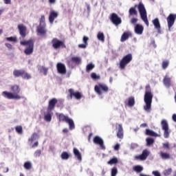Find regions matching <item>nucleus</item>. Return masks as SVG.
Segmentation results:
<instances>
[{"instance_id": "obj_16", "label": "nucleus", "mask_w": 176, "mask_h": 176, "mask_svg": "<svg viewBox=\"0 0 176 176\" xmlns=\"http://www.w3.org/2000/svg\"><path fill=\"white\" fill-rule=\"evenodd\" d=\"M58 17V12L54 10H51L48 17L50 24H53V23H54V20H56V19H57Z\"/></svg>"}, {"instance_id": "obj_43", "label": "nucleus", "mask_w": 176, "mask_h": 176, "mask_svg": "<svg viewBox=\"0 0 176 176\" xmlns=\"http://www.w3.org/2000/svg\"><path fill=\"white\" fill-rule=\"evenodd\" d=\"M118 158L117 157H113L111 160H110L108 162L107 164H118Z\"/></svg>"}, {"instance_id": "obj_2", "label": "nucleus", "mask_w": 176, "mask_h": 176, "mask_svg": "<svg viewBox=\"0 0 176 176\" xmlns=\"http://www.w3.org/2000/svg\"><path fill=\"white\" fill-rule=\"evenodd\" d=\"M152 98H153V95L151 91H146L144 94V102L146 105L144 107L147 112H151V108L152 107Z\"/></svg>"}, {"instance_id": "obj_21", "label": "nucleus", "mask_w": 176, "mask_h": 176, "mask_svg": "<svg viewBox=\"0 0 176 176\" xmlns=\"http://www.w3.org/2000/svg\"><path fill=\"white\" fill-rule=\"evenodd\" d=\"M59 122H65L67 123V120L69 119V117L64 115V113H56Z\"/></svg>"}, {"instance_id": "obj_4", "label": "nucleus", "mask_w": 176, "mask_h": 176, "mask_svg": "<svg viewBox=\"0 0 176 176\" xmlns=\"http://www.w3.org/2000/svg\"><path fill=\"white\" fill-rule=\"evenodd\" d=\"M51 45L55 50H57L58 49H65L67 46H65V43L57 38H54L51 41Z\"/></svg>"}, {"instance_id": "obj_51", "label": "nucleus", "mask_w": 176, "mask_h": 176, "mask_svg": "<svg viewBox=\"0 0 176 176\" xmlns=\"http://www.w3.org/2000/svg\"><path fill=\"white\" fill-rule=\"evenodd\" d=\"M41 154L42 151L41 150H36L34 153V157H39V156H41Z\"/></svg>"}, {"instance_id": "obj_30", "label": "nucleus", "mask_w": 176, "mask_h": 176, "mask_svg": "<svg viewBox=\"0 0 176 176\" xmlns=\"http://www.w3.org/2000/svg\"><path fill=\"white\" fill-rule=\"evenodd\" d=\"M160 157H162V159H164V160H167L170 159V153H164L163 151H160Z\"/></svg>"}, {"instance_id": "obj_33", "label": "nucleus", "mask_w": 176, "mask_h": 176, "mask_svg": "<svg viewBox=\"0 0 176 176\" xmlns=\"http://www.w3.org/2000/svg\"><path fill=\"white\" fill-rule=\"evenodd\" d=\"M146 146H152L153 144H155V139L152 138H147L146 139Z\"/></svg>"}, {"instance_id": "obj_3", "label": "nucleus", "mask_w": 176, "mask_h": 176, "mask_svg": "<svg viewBox=\"0 0 176 176\" xmlns=\"http://www.w3.org/2000/svg\"><path fill=\"white\" fill-rule=\"evenodd\" d=\"M23 46H25V49L24 50L25 54L30 56L32 53H34V40H25L23 41Z\"/></svg>"}, {"instance_id": "obj_56", "label": "nucleus", "mask_w": 176, "mask_h": 176, "mask_svg": "<svg viewBox=\"0 0 176 176\" xmlns=\"http://www.w3.org/2000/svg\"><path fill=\"white\" fill-rule=\"evenodd\" d=\"M152 174L153 175H155V176H162V175H160V173L157 170H153L152 172Z\"/></svg>"}, {"instance_id": "obj_64", "label": "nucleus", "mask_w": 176, "mask_h": 176, "mask_svg": "<svg viewBox=\"0 0 176 176\" xmlns=\"http://www.w3.org/2000/svg\"><path fill=\"white\" fill-rule=\"evenodd\" d=\"M146 91H151V85H147L146 86Z\"/></svg>"}, {"instance_id": "obj_26", "label": "nucleus", "mask_w": 176, "mask_h": 176, "mask_svg": "<svg viewBox=\"0 0 176 176\" xmlns=\"http://www.w3.org/2000/svg\"><path fill=\"white\" fill-rule=\"evenodd\" d=\"M73 152L75 157H77L78 160H79L80 162L82 161V154L80 153V152H79V150H78V148H74Z\"/></svg>"}, {"instance_id": "obj_31", "label": "nucleus", "mask_w": 176, "mask_h": 176, "mask_svg": "<svg viewBox=\"0 0 176 176\" xmlns=\"http://www.w3.org/2000/svg\"><path fill=\"white\" fill-rule=\"evenodd\" d=\"M11 90H12V91H14V93H12L13 94H18L20 93V88H19V85L12 86Z\"/></svg>"}, {"instance_id": "obj_50", "label": "nucleus", "mask_w": 176, "mask_h": 176, "mask_svg": "<svg viewBox=\"0 0 176 176\" xmlns=\"http://www.w3.org/2000/svg\"><path fill=\"white\" fill-rule=\"evenodd\" d=\"M173 173V169L171 168H168L164 171V175H170Z\"/></svg>"}, {"instance_id": "obj_13", "label": "nucleus", "mask_w": 176, "mask_h": 176, "mask_svg": "<svg viewBox=\"0 0 176 176\" xmlns=\"http://www.w3.org/2000/svg\"><path fill=\"white\" fill-rule=\"evenodd\" d=\"M56 69L58 74H60L61 75H65V74H67V67H65V65L62 63H57Z\"/></svg>"}, {"instance_id": "obj_7", "label": "nucleus", "mask_w": 176, "mask_h": 176, "mask_svg": "<svg viewBox=\"0 0 176 176\" xmlns=\"http://www.w3.org/2000/svg\"><path fill=\"white\" fill-rule=\"evenodd\" d=\"M1 96L4 97V98H8V100H19L20 98V96H19V94L6 91H3Z\"/></svg>"}, {"instance_id": "obj_39", "label": "nucleus", "mask_w": 176, "mask_h": 176, "mask_svg": "<svg viewBox=\"0 0 176 176\" xmlns=\"http://www.w3.org/2000/svg\"><path fill=\"white\" fill-rule=\"evenodd\" d=\"M97 38L98 41H101V42L105 41V36H104V33L100 32L98 33Z\"/></svg>"}, {"instance_id": "obj_37", "label": "nucleus", "mask_w": 176, "mask_h": 176, "mask_svg": "<svg viewBox=\"0 0 176 176\" xmlns=\"http://www.w3.org/2000/svg\"><path fill=\"white\" fill-rule=\"evenodd\" d=\"M23 167L25 168V170H31V168H32V163H31L30 161H28L24 163Z\"/></svg>"}, {"instance_id": "obj_24", "label": "nucleus", "mask_w": 176, "mask_h": 176, "mask_svg": "<svg viewBox=\"0 0 176 176\" xmlns=\"http://www.w3.org/2000/svg\"><path fill=\"white\" fill-rule=\"evenodd\" d=\"M144 32V27L141 25H136L135 27V34H138V35H141L142 32Z\"/></svg>"}, {"instance_id": "obj_32", "label": "nucleus", "mask_w": 176, "mask_h": 176, "mask_svg": "<svg viewBox=\"0 0 176 176\" xmlns=\"http://www.w3.org/2000/svg\"><path fill=\"white\" fill-rule=\"evenodd\" d=\"M66 123H68L70 130H74V129H75V123L72 119L69 118Z\"/></svg>"}, {"instance_id": "obj_18", "label": "nucleus", "mask_w": 176, "mask_h": 176, "mask_svg": "<svg viewBox=\"0 0 176 176\" xmlns=\"http://www.w3.org/2000/svg\"><path fill=\"white\" fill-rule=\"evenodd\" d=\"M52 111L47 109V112L44 113V120L45 122H52V118H53V111Z\"/></svg>"}, {"instance_id": "obj_27", "label": "nucleus", "mask_w": 176, "mask_h": 176, "mask_svg": "<svg viewBox=\"0 0 176 176\" xmlns=\"http://www.w3.org/2000/svg\"><path fill=\"white\" fill-rule=\"evenodd\" d=\"M135 8H137V5H135L134 7H131L129 10V16H137L138 14V12H137V10H135Z\"/></svg>"}, {"instance_id": "obj_52", "label": "nucleus", "mask_w": 176, "mask_h": 176, "mask_svg": "<svg viewBox=\"0 0 176 176\" xmlns=\"http://www.w3.org/2000/svg\"><path fill=\"white\" fill-rule=\"evenodd\" d=\"M89 37L84 36L82 38V42L84 43L85 45H86L87 46L89 45Z\"/></svg>"}, {"instance_id": "obj_14", "label": "nucleus", "mask_w": 176, "mask_h": 176, "mask_svg": "<svg viewBox=\"0 0 176 176\" xmlns=\"http://www.w3.org/2000/svg\"><path fill=\"white\" fill-rule=\"evenodd\" d=\"M148 156H149V151L145 149L142 151L141 155H136L135 159H136V160H146Z\"/></svg>"}, {"instance_id": "obj_59", "label": "nucleus", "mask_w": 176, "mask_h": 176, "mask_svg": "<svg viewBox=\"0 0 176 176\" xmlns=\"http://www.w3.org/2000/svg\"><path fill=\"white\" fill-rule=\"evenodd\" d=\"M131 149H135V148H138V144H137L135 143H132L131 144Z\"/></svg>"}, {"instance_id": "obj_10", "label": "nucleus", "mask_w": 176, "mask_h": 176, "mask_svg": "<svg viewBox=\"0 0 176 176\" xmlns=\"http://www.w3.org/2000/svg\"><path fill=\"white\" fill-rule=\"evenodd\" d=\"M68 91L70 100H72L73 97H74L76 100H80V98H82V94L80 92L75 91L74 89H69Z\"/></svg>"}, {"instance_id": "obj_58", "label": "nucleus", "mask_w": 176, "mask_h": 176, "mask_svg": "<svg viewBox=\"0 0 176 176\" xmlns=\"http://www.w3.org/2000/svg\"><path fill=\"white\" fill-rule=\"evenodd\" d=\"M78 47L79 49H86V47H87V45H86V44H79L78 45Z\"/></svg>"}, {"instance_id": "obj_38", "label": "nucleus", "mask_w": 176, "mask_h": 176, "mask_svg": "<svg viewBox=\"0 0 176 176\" xmlns=\"http://www.w3.org/2000/svg\"><path fill=\"white\" fill-rule=\"evenodd\" d=\"M161 126L162 127V130H166L168 129V123L167 122V120H162L161 122Z\"/></svg>"}, {"instance_id": "obj_47", "label": "nucleus", "mask_w": 176, "mask_h": 176, "mask_svg": "<svg viewBox=\"0 0 176 176\" xmlns=\"http://www.w3.org/2000/svg\"><path fill=\"white\" fill-rule=\"evenodd\" d=\"M40 72L43 73V75H47V68L42 66L40 67Z\"/></svg>"}, {"instance_id": "obj_11", "label": "nucleus", "mask_w": 176, "mask_h": 176, "mask_svg": "<svg viewBox=\"0 0 176 176\" xmlns=\"http://www.w3.org/2000/svg\"><path fill=\"white\" fill-rule=\"evenodd\" d=\"M175 14H170L167 18H166V21L168 23V30L170 31L171 28L173 27V25H174L175 23Z\"/></svg>"}, {"instance_id": "obj_20", "label": "nucleus", "mask_w": 176, "mask_h": 176, "mask_svg": "<svg viewBox=\"0 0 176 176\" xmlns=\"http://www.w3.org/2000/svg\"><path fill=\"white\" fill-rule=\"evenodd\" d=\"M155 30H157L158 34L161 33V28L162 27L160 26V21H159L158 18H156L155 19L153 20L152 21Z\"/></svg>"}, {"instance_id": "obj_34", "label": "nucleus", "mask_w": 176, "mask_h": 176, "mask_svg": "<svg viewBox=\"0 0 176 176\" xmlns=\"http://www.w3.org/2000/svg\"><path fill=\"white\" fill-rule=\"evenodd\" d=\"M46 19L45 17V15H41V18L39 19V25H44V27H46Z\"/></svg>"}, {"instance_id": "obj_44", "label": "nucleus", "mask_w": 176, "mask_h": 176, "mask_svg": "<svg viewBox=\"0 0 176 176\" xmlns=\"http://www.w3.org/2000/svg\"><path fill=\"white\" fill-rule=\"evenodd\" d=\"M134 171H136V173H141L144 170V168L140 165L135 166L133 167Z\"/></svg>"}, {"instance_id": "obj_49", "label": "nucleus", "mask_w": 176, "mask_h": 176, "mask_svg": "<svg viewBox=\"0 0 176 176\" xmlns=\"http://www.w3.org/2000/svg\"><path fill=\"white\" fill-rule=\"evenodd\" d=\"M118 174V168L113 167L111 169V176H116Z\"/></svg>"}, {"instance_id": "obj_48", "label": "nucleus", "mask_w": 176, "mask_h": 176, "mask_svg": "<svg viewBox=\"0 0 176 176\" xmlns=\"http://www.w3.org/2000/svg\"><path fill=\"white\" fill-rule=\"evenodd\" d=\"M91 79L96 80V79H100L101 77L100 76H98L97 74H96V73H91Z\"/></svg>"}, {"instance_id": "obj_6", "label": "nucleus", "mask_w": 176, "mask_h": 176, "mask_svg": "<svg viewBox=\"0 0 176 176\" xmlns=\"http://www.w3.org/2000/svg\"><path fill=\"white\" fill-rule=\"evenodd\" d=\"M94 90L98 96H101L102 94V91L107 93L109 90V88H108L107 85L99 83L98 85H95Z\"/></svg>"}, {"instance_id": "obj_8", "label": "nucleus", "mask_w": 176, "mask_h": 176, "mask_svg": "<svg viewBox=\"0 0 176 176\" xmlns=\"http://www.w3.org/2000/svg\"><path fill=\"white\" fill-rule=\"evenodd\" d=\"M116 130H117L116 135L119 140H123L124 137V132L123 131V126L122 124H116Z\"/></svg>"}, {"instance_id": "obj_19", "label": "nucleus", "mask_w": 176, "mask_h": 176, "mask_svg": "<svg viewBox=\"0 0 176 176\" xmlns=\"http://www.w3.org/2000/svg\"><path fill=\"white\" fill-rule=\"evenodd\" d=\"M124 104L131 108L134 107V105H135V98H134V96L129 97L128 99L125 100Z\"/></svg>"}, {"instance_id": "obj_23", "label": "nucleus", "mask_w": 176, "mask_h": 176, "mask_svg": "<svg viewBox=\"0 0 176 176\" xmlns=\"http://www.w3.org/2000/svg\"><path fill=\"white\" fill-rule=\"evenodd\" d=\"M146 135H149L150 137H160V135L156 133L155 131L151 129H146Z\"/></svg>"}, {"instance_id": "obj_12", "label": "nucleus", "mask_w": 176, "mask_h": 176, "mask_svg": "<svg viewBox=\"0 0 176 176\" xmlns=\"http://www.w3.org/2000/svg\"><path fill=\"white\" fill-rule=\"evenodd\" d=\"M94 142L96 145H99L102 151H105V149H107V148L105 147V144H104V140L100 136H95L94 138Z\"/></svg>"}, {"instance_id": "obj_40", "label": "nucleus", "mask_w": 176, "mask_h": 176, "mask_svg": "<svg viewBox=\"0 0 176 176\" xmlns=\"http://www.w3.org/2000/svg\"><path fill=\"white\" fill-rule=\"evenodd\" d=\"M39 137L38 135V133H34L32 136L30 137V138H29V142H31V144H32V142H34V141H36V138Z\"/></svg>"}, {"instance_id": "obj_55", "label": "nucleus", "mask_w": 176, "mask_h": 176, "mask_svg": "<svg viewBox=\"0 0 176 176\" xmlns=\"http://www.w3.org/2000/svg\"><path fill=\"white\" fill-rule=\"evenodd\" d=\"M18 28H19V34H20L21 36H23V25H21V24L19 25Z\"/></svg>"}, {"instance_id": "obj_17", "label": "nucleus", "mask_w": 176, "mask_h": 176, "mask_svg": "<svg viewBox=\"0 0 176 176\" xmlns=\"http://www.w3.org/2000/svg\"><path fill=\"white\" fill-rule=\"evenodd\" d=\"M58 102L57 98H53L49 100L47 109L50 111H53L56 108V105Z\"/></svg>"}, {"instance_id": "obj_15", "label": "nucleus", "mask_w": 176, "mask_h": 176, "mask_svg": "<svg viewBox=\"0 0 176 176\" xmlns=\"http://www.w3.org/2000/svg\"><path fill=\"white\" fill-rule=\"evenodd\" d=\"M37 35H40L41 36H46V34L47 33V30H46V26L45 25H38L37 27Z\"/></svg>"}, {"instance_id": "obj_46", "label": "nucleus", "mask_w": 176, "mask_h": 176, "mask_svg": "<svg viewBox=\"0 0 176 176\" xmlns=\"http://www.w3.org/2000/svg\"><path fill=\"white\" fill-rule=\"evenodd\" d=\"M164 138H168L170 137V129H164Z\"/></svg>"}, {"instance_id": "obj_5", "label": "nucleus", "mask_w": 176, "mask_h": 176, "mask_svg": "<svg viewBox=\"0 0 176 176\" xmlns=\"http://www.w3.org/2000/svg\"><path fill=\"white\" fill-rule=\"evenodd\" d=\"M133 60V55L131 54H128L124 56L122 60L120 61V69H124L126 65L129 64V63Z\"/></svg>"}, {"instance_id": "obj_57", "label": "nucleus", "mask_w": 176, "mask_h": 176, "mask_svg": "<svg viewBox=\"0 0 176 176\" xmlns=\"http://www.w3.org/2000/svg\"><path fill=\"white\" fill-rule=\"evenodd\" d=\"M25 32H27V28L23 26V38H25Z\"/></svg>"}, {"instance_id": "obj_45", "label": "nucleus", "mask_w": 176, "mask_h": 176, "mask_svg": "<svg viewBox=\"0 0 176 176\" xmlns=\"http://www.w3.org/2000/svg\"><path fill=\"white\" fill-rule=\"evenodd\" d=\"M170 64V62L168 60H164L162 63V67L163 69H166V68L168 67Z\"/></svg>"}, {"instance_id": "obj_25", "label": "nucleus", "mask_w": 176, "mask_h": 176, "mask_svg": "<svg viewBox=\"0 0 176 176\" xmlns=\"http://www.w3.org/2000/svg\"><path fill=\"white\" fill-rule=\"evenodd\" d=\"M5 41H6V42H11V43H17V42H19L16 36L6 37Z\"/></svg>"}, {"instance_id": "obj_35", "label": "nucleus", "mask_w": 176, "mask_h": 176, "mask_svg": "<svg viewBox=\"0 0 176 176\" xmlns=\"http://www.w3.org/2000/svg\"><path fill=\"white\" fill-rule=\"evenodd\" d=\"M13 75L15 76V78H19V76H21L23 75V71L19 70V69H14L13 71Z\"/></svg>"}, {"instance_id": "obj_42", "label": "nucleus", "mask_w": 176, "mask_h": 176, "mask_svg": "<svg viewBox=\"0 0 176 176\" xmlns=\"http://www.w3.org/2000/svg\"><path fill=\"white\" fill-rule=\"evenodd\" d=\"M15 131L17 134H23V126H21V125L15 126Z\"/></svg>"}, {"instance_id": "obj_53", "label": "nucleus", "mask_w": 176, "mask_h": 176, "mask_svg": "<svg viewBox=\"0 0 176 176\" xmlns=\"http://www.w3.org/2000/svg\"><path fill=\"white\" fill-rule=\"evenodd\" d=\"M23 79H31V75L28 73H23Z\"/></svg>"}, {"instance_id": "obj_62", "label": "nucleus", "mask_w": 176, "mask_h": 176, "mask_svg": "<svg viewBox=\"0 0 176 176\" xmlns=\"http://www.w3.org/2000/svg\"><path fill=\"white\" fill-rule=\"evenodd\" d=\"M120 148V144H116L114 146V151H119Z\"/></svg>"}, {"instance_id": "obj_9", "label": "nucleus", "mask_w": 176, "mask_h": 176, "mask_svg": "<svg viewBox=\"0 0 176 176\" xmlns=\"http://www.w3.org/2000/svg\"><path fill=\"white\" fill-rule=\"evenodd\" d=\"M110 20L114 25H119V24H122V19H120L118 14L115 12L111 14Z\"/></svg>"}, {"instance_id": "obj_29", "label": "nucleus", "mask_w": 176, "mask_h": 176, "mask_svg": "<svg viewBox=\"0 0 176 176\" xmlns=\"http://www.w3.org/2000/svg\"><path fill=\"white\" fill-rule=\"evenodd\" d=\"M131 36V33L129 32H125L121 36V42H124V41H127V38Z\"/></svg>"}, {"instance_id": "obj_36", "label": "nucleus", "mask_w": 176, "mask_h": 176, "mask_svg": "<svg viewBox=\"0 0 176 176\" xmlns=\"http://www.w3.org/2000/svg\"><path fill=\"white\" fill-rule=\"evenodd\" d=\"M60 157L63 160H68L69 159V154L67 151H63L60 155Z\"/></svg>"}, {"instance_id": "obj_54", "label": "nucleus", "mask_w": 176, "mask_h": 176, "mask_svg": "<svg viewBox=\"0 0 176 176\" xmlns=\"http://www.w3.org/2000/svg\"><path fill=\"white\" fill-rule=\"evenodd\" d=\"M5 46H6V47H8V49H9V50H13V45H12V44H10L9 43H6Z\"/></svg>"}, {"instance_id": "obj_41", "label": "nucleus", "mask_w": 176, "mask_h": 176, "mask_svg": "<svg viewBox=\"0 0 176 176\" xmlns=\"http://www.w3.org/2000/svg\"><path fill=\"white\" fill-rule=\"evenodd\" d=\"M94 67L96 66L93 63L88 64L86 67V72H90L91 71H93V69H94Z\"/></svg>"}, {"instance_id": "obj_28", "label": "nucleus", "mask_w": 176, "mask_h": 176, "mask_svg": "<svg viewBox=\"0 0 176 176\" xmlns=\"http://www.w3.org/2000/svg\"><path fill=\"white\" fill-rule=\"evenodd\" d=\"M72 61L74 63L76 64V65H79V64H81L82 63V58L79 56H73L72 58Z\"/></svg>"}, {"instance_id": "obj_22", "label": "nucleus", "mask_w": 176, "mask_h": 176, "mask_svg": "<svg viewBox=\"0 0 176 176\" xmlns=\"http://www.w3.org/2000/svg\"><path fill=\"white\" fill-rule=\"evenodd\" d=\"M164 85L166 87H170L171 86V78L168 76L166 75L163 79Z\"/></svg>"}, {"instance_id": "obj_1", "label": "nucleus", "mask_w": 176, "mask_h": 176, "mask_svg": "<svg viewBox=\"0 0 176 176\" xmlns=\"http://www.w3.org/2000/svg\"><path fill=\"white\" fill-rule=\"evenodd\" d=\"M138 9L139 10V13L140 14L142 20L144 21L147 27H149V21H148V16L146 15V10L145 9V6H144V3H142V2L139 3L138 6Z\"/></svg>"}, {"instance_id": "obj_63", "label": "nucleus", "mask_w": 176, "mask_h": 176, "mask_svg": "<svg viewBox=\"0 0 176 176\" xmlns=\"http://www.w3.org/2000/svg\"><path fill=\"white\" fill-rule=\"evenodd\" d=\"M38 145H39V142H34V144H32V148H36V146H38Z\"/></svg>"}, {"instance_id": "obj_61", "label": "nucleus", "mask_w": 176, "mask_h": 176, "mask_svg": "<svg viewBox=\"0 0 176 176\" xmlns=\"http://www.w3.org/2000/svg\"><path fill=\"white\" fill-rule=\"evenodd\" d=\"M137 21H138V19L137 18H133L131 20V24H135V23H137Z\"/></svg>"}, {"instance_id": "obj_60", "label": "nucleus", "mask_w": 176, "mask_h": 176, "mask_svg": "<svg viewBox=\"0 0 176 176\" xmlns=\"http://www.w3.org/2000/svg\"><path fill=\"white\" fill-rule=\"evenodd\" d=\"M163 148H166V149H170V144L168 142L163 144Z\"/></svg>"}]
</instances>
